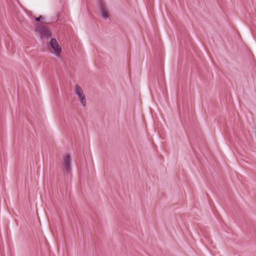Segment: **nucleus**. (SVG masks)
Returning a JSON list of instances; mask_svg holds the SVG:
<instances>
[{
    "instance_id": "1",
    "label": "nucleus",
    "mask_w": 256,
    "mask_h": 256,
    "mask_svg": "<svg viewBox=\"0 0 256 256\" xmlns=\"http://www.w3.org/2000/svg\"><path fill=\"white\" fill-rule=\"evenodd\" d=\"M48 46L51 52L54 54L56 56H60L62 52V48L56 38H52Z\"/></svg>"
},
{
    "instance_id": "2",
    "label": "nucleus",
    "mask_w": 256,
    "mask_h": 256,
    "mask_svg": "<svg viewBox=\"0 0 256 256\" xmlns=\"http://www.w3.org/2000/svg\"><path fill=\"white\" fill-rule=\"evenodd\" d=\"M70 161L71 157L69 154H66L63 157L62 164L64 172L68 174L71 172Z\"/></svg>"
},
{
    "instance_id": "3",
    "label": "nucleus",
    "mask_w": 256,
    "mask_h": 256,
    "mask_svg": "<svg viewBox=\"0 0 256 256\" xmlns=\"http://www.w3.org/2000/svg\"><path fill=\"white\" fill-rule=\"evenodd\" d=\"M36 31L38 32L42 39H48L51 36L50 30L45 26H40L38 27Z\"/></svg>"
},
{
    "instance_id": "4",
    "label": "nucleus",
    "mask_w": 256,
    "mask_h": 256,
    "mask_svg": "<svg viewBox=\"0 0 256 256\" xmlns=\"http://www.w3.org/2000/svg\"><path fill=\"white\" fill-rule=\"evenodd\" d=\"M75 94L78 96L82 105L85 106L86 104V98L81 87L78 84L76 85Z\"/></svg>"
},
{
    "instance_id": "5",
    "label": "nucleus",
    "mask_w": 256,
    "mask_h": 256,
    "mask_svg": "<svg viewBox=\"0 0 256 256\" xmlns=\"http://www.w3.org/2000/svg\"><path fill=\"white\" fill-rule=\"evenodd\" d=\"M100 6L102 16L104 19H107L108 18V14L106 6L102 2H100Z\"/></svg>"
},
{
    "instance_id": "6",
    "label": "nucleus",
    "mask_w": 256,
    "mask_h": 256,
    "mask_svg": "<svg viewBox=\"0 0 256 256\" xmlns=\"http://www.w3.org/2000/svg\"><path fill=\"white\" fill-rule=\"evenodd\" d=\"M43 18H44L42 17V16H38V18H35V20H36V22H40V20H41V19H43Z\"/></svg>"
}]
</instances>
